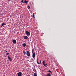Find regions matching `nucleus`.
Segmentation results:
<instances>
[{"label": "nucleus", "mask_w": 76, "mask_h": 76, "mask_svg": "<svg viewBox=\"0 0 76 76\" xmlns=\"http://www.w3.org/2000/svg\"><path fill=\"white\" fill-rule=\"evenodd\" d=\"M23 53H24L25 54H26V52H25V51L23 50Z\"/></svg>", "instance_id": "nucleus-17"}, {"label": "nucleus", "mask_w": 76, "mask_h": 76, "mask_svg": "<svg viewBox=\"0 0 76 76\" xmlns=\"http://www.w3.org/2000/svg\"><path fill=\"white\" fill-rule=\"evenodd\" d=\"M48 72H50V73H52V72H51V71H50V70H49Z\"/></svg>", "instance_id": "nucleus-15"}, {"label": "nucleus", "mask_w": 76, "mask_h": 76, "mask_svg": "<svg viewBox=\"0 0 76 76\" xmlns=\"http://www.w3.org/2000/svg\"><path fill=\"white\" fill-rule=\"evenodd\" d=\"M18 76H22V72H19L18 73Z\"/></svg>", "instance_id": "nucleus-4"}, {"label": "nucleus", "mask_w": 76, "mask_h": 76, "mask_svg": "<svg viewBox=\"0 0 76 76\" xmlns=\"http://www.w3.org/2000/svg\"><path fill=\"white\" fill-rule=\"evenodd\" d=\"M47 76H51V74H47Z\"/></svg>", "instance_id": "nucleus-14"}, {"label": "nucleus", "mask_w": 76, "mask_h": 76, "mask_svg": "<svg viewBox=\"0 0 76 76\" xmlns=\"http://www.w3.org/2000/svg\"><path fill=\"white\" fill-rule=\"evenodd\" d=\"M26 34L27 36H29L30 35V33L28 31H26Z\"/></svg>", "instance_id": "nucleus-1"}, {"label": "nucleus", "mask_w": 76, "mask_h": 76, "mask_svg": "<svg viewBox=\"0 0 76 76\" xmlns=\"http://www.w3.org/2000/svg\"><path fill=\"white\" fill-rule=\"evenodd\" d=\"M9 53H6V55H9Z\"/></svg>", "instance_id": "nucleus-19"}, {"label": "nucleus", "mask_w": 76, "mask_h": 76, "mask_svg": "<svg viewBox=\"0 0 76 76\" xmlns=\"http://www.w3.org/2000/svg\"><path fill=\"white\" fill-rule=\"evenodd\" d=\"M23 46L24 47H25L26 46V43H24L23 44Z\"/></svg>", "instance_id": "nucleus-7"}, {"label": "nucleus", "mask_w": 76, "mask_h": 76, "mask_svg": "<svg viewBox=\"0 0 76 76\" xmlns=\"http://www.w3.org/2000/svg\"><path fill=\"white\" fill-rule=\"evenodd\" d=\"M23 38L24 39H27L28 38V36H23Z\"/></svg>", "instance_id": "nucleus-9"}, {"label": "nucleus", "mask_w": 76, "mask_h": 76, "mask_svg": "<svg viewBox=\"0 0 76 76\" xmlns=\"http://www.w3.org/2000/svg\"><path fill=\"white\" fill-rule=\"evenodd\" d=\"M23 0H22V1H21V3H23Z\"/></svg>", "instance_id": "nucleus-21"}, {"label": "nucleus", "mask_w": 76, "mask_h": 76, "mask_svg": "<svg viewBox=\"0 0 76 76\" xmlns=\"http://www.w3.org/2000/svg\"><path fill=\"white\" fill-rule=\"evenodd\" d=\"M32 57L33 58H35V53H33L32 55Z\"/></svg>", "instance_id": "nucleus-6"}, {"label": "nucleus", "mask_w": 76, "mask_h": 76, "mask_svg": "<svg viewBox=\"0 0 76 76\" xmlns=\"http://www.w3.org/2000/svg\"><path fill=\"white\" fill-rule=\"evenodd\" d=\"M34 76H37V74H34Z\"/></svg>", "instance_id": "nucleus-20"}, {"label": "nucleus", "mask_w": 76, "mask_h": 76, "mask_svg": "<svg viewBox=\"0 0 76 76\" xmlns=\"http://www.w3.org/2000/svg\"><path fill=\"white\" fill-rule=\"evenodd\" d=\"M33 17L34 18V19H35V15H34V13L33 14Z\"/></svg>", "instance_id": "nucleus-13"}, {"label": "nucleus", "mask_w": 76, "mask_h": 76, "mask_svg": "<svg viewBox=\"0 0 76 76\" xmlns=\"http://www.w3.org/2000/svg\"><path fill=\"white\" fill-rule=\"evenodd\" d=\"M27 8H28V9H30V7H29V6H28L27 7Z\"/></svg>", "instance_id": "nucleus-16"}, {"label": "nucleus", "mask_w": 76, "mask_h": 76, "mask_svg": "<svg viewBox=\"0 0 76 76\" xmlns=\"http://www.w3.org/2000/svg\"><path fill=\"white\" fill-rule=\"evenodd\" d=\"M40 64H41V61L40 60Z\"/></svg>", "instance_id": "nucleus-22"}, {"label": "nucleus", "mask_w": 76, "mask_h": 76, "mask_svg": "<svg viewBox=\"0 0 76 76\" xmlns=\"http://www.w3.org/2000/svg\"><path fill=\"white\" fill-rule=\"evenodd\" d=\"M4 25H6V24L5 23H3L1 26V27H2V26H4Z\"/></svg>", "instance_id": "nucleus-10"}, {"label": "nucleus", "mask_w": 76, "mask_h": 76, "mask_svg": "<svg viewBox=\"0 0 76 76\" xmlns=\"http://www.w3.org/2000/svg\"><path fill=\"white\" fill-rule=\"evenodd\" d=\"M26 3V4H28V1H26V0H25L23 2V3Z\"/></svg>", "instance_id": "nucleus-11"}, {"label": "nucleus", "mask_w": 76, "mask_h": 76, "mask_svg": "<svg viewBox=\"0 0 76 76\" xmlns=\"http://www.w3.org/2000/svg\"><path fill=\"white\" fill-rule=\"evenodd\" d=\"M6 52H7V51Z\"/></svg>", "instance_id": "nucleus-23"}, {"label": "nucleus", "mask_w": 76, "mask_h": 76, "mask_svg": "<svg viewBox=\"0 0 76 76\" xmlns=\"http://www.w3.org/2000/svg\"><path fill=\"white\" fill-rule=\"evenodd\" d=\"M37 64H39V63L38 62V59H37Z\"/></svg>", "instance_id": "nucleus-12"}, {"label": "nucleus", "mask_w": 76, "mask_h": 76, "mask_svg": "<svg viewBox=\"0 0 76 76\" xmlns=\"http://www.w3.org/2000/svg\"><path fill=\"white\" fill-rule=\"evenodd\" d=\"M26 55L28 56H31V54L29 51H26Z\"/></svg>", "instance_id": "nucleus-2"}, {"label": "nucleus", "mask_w": 76, "mask_h": 76, "mask_svg": "<svg viewBox=\"0 0 76 76\" xmlns=\"http://www.w3.org/2000/svg\"><path fill=\"white\" fill-rule=\"evenodd\" d=\"M33 71L34 72H36V70H35V69H33Z\"/></svg>", "instance_id": "nucleus-18"}, {"label": "nucleus", "mask_w": 76, "mask_h": 76, "mask_svg": "<svg viewBox=\"0 0 76 76\" xmlns=\"http://www.w3.org/2000/svg\"><path fill=\"white\" fill-rule=\"evenodd\" d=\"M45 61H44L43 62V64L45 66V67H47V64H45Z\"/></svg>", "instance_id": "nucleus-3"}, {"label": "nucleus", "mask_w": 76, "mask_h": 76, "mask_svg": "<svg viewBox=\"0 0 76 76\" xmlns=\"http://www.w3.org/2000/svg\"><path fill=\"white\" fill-rule=\"evenodd\" d=\"M8 58L10 61H12V59L11 58H10L9 56H8Z\"/></svg>", "instance_id": "nucleus-5"}, {"label": "nucleus", "mask_w": 76, "mask_h": 76, "mask_svg": "<svg viewBox=\"0 0 76 76\" xmlns=\"http://www.w3.org/2000/svg\"><path fill=\"white\" fill-rule=\"evenodd\" d=\"M13 43H14V44H16V41L15 40H12Z\"/></svg>", "instance_id": "nucleus-8"}]
</instances>
